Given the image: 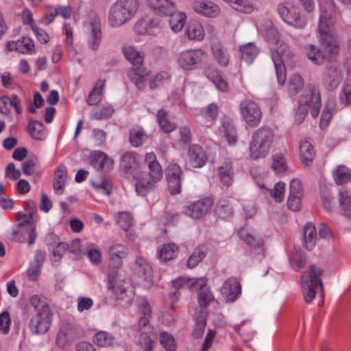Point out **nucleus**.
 Here are the masks:
<instances>
[{
	"instance_id": "19",
	"label": "nucleus",
	"mask_w": 351,
	"mask_h": 351,
	"mask_svg": "<svg viewBox=\"0 0 351 351\" xmlns=\"http://www.w3.org/2000/svg\"><path fill=\"white\" fill-rule=\"evenodd\" d=\"M9 51H16L22 54H33L35 53L34 41L27 37H22L16 41H8L6 44Z\"/></svg>"
},
{
	"instance_id": "48",
	"label": "nucleus",
	"mask_w": 351,
	"mask_h": 351,
	"mask_svg": "<svg viewBox=\"0 0 351 351\" xmlns=\"http://www.w3.org/2000/svg\"><path fill=\"white\" fill-rule=\"evenodd\" d=\"M93 341L100 347H106L114 344V338L106 331H100L95 334Z\"/></svg>"
},
{
	"instance_id": "56",
	"label": "nucleus",
	"mask_w": 351,
	"mask_h": 351,
	"mask_svg": "<svg viewBox=\"0 0 351 351\" xmlns=\"http://www.w3.org/2000/svg\"><path fill=\"white\" fill-rule=\"evenodd\" d=\"M145 162L147 165L149 171H156L157 173H162L161 166L157 160L156 156L154 152L146 154Z\"/></svg>"
},
{
	"instance_id": "42",
	"label": "nucleus",
	"mask_w": 351,
	"mask_h": 351,
	"mask_svg": "<svg viewBox=\"0 0 351 351\" xmlns=\"http://www.w3.org/2000/svg\"><path fill=\"white\" fill-rule=\"evenodd\" d=\"M104 86L105 82L104 80H99L97 81L87 99V103L88 105H96L101 100Z\"/></svg>"
},
{
	"instance_id": "15",
	"label": "nucleus",
	"mask_w": 351,
	"mask_h": 351,
	"mask_svg": "<svg viewBox=\"0 0 351 351\" xmlns=\"http://www.w3.org/2000/svg\"><path fill=\"white\" fill-rule=\"evenodd\" d=\"M287 48V46L285 44H281L278 50H271V56L275 66L278 82L281 85L285 83L287 76L285 66L280 53H285Z\"/></svg>"
},
{
	"instance_id": "53",
	"label": "nucleus",
	"mask_w": 351,
	"mask_h": 351,
	"mask_svg": "<svg viewBox=\"0 0 351 351\" xmlns=\"http://www.w3.org/2000/svg\"><path fill=\"white\" fill-rule=\"evenodd\" d=\"M101 40V30L90 31L87 38L88 47L93 51L97 50L100 45Z\"/></svg>"
},
{
	"instance_id": "18",
	"label": "nucleus",
	"mask_w": 351,
	"mask_h": 351,
	"mask_svg": "<svg viewBox=\"0 0 351 351\" xmlns=\"http://www.w3.org/2000/svg\"><path fill=\"white\" fill-rule=\"evenodd\" d=\"M207 161V156L203 148L197 145H192L189 149L187 166L189 168L202 167Z\"/></svg>"
},
{
	"instance_id": "62",
	"label": "nucleus",
	"mask_w": 351,
	"mask_h": 351,
	"mask_svg": "<svg viewBox=\"0 0 351 351\" xmlns=\"http://www.w3.org/2000/svg\"><path fill=\"white\" fill-rule=\"evenodd\" d=\"M263 32H265V38L271 43L278 41V33L277 29L272 26L270 21H266L265 22V26L263 27Z\"/></svg>"
},
{
	"instance_id": "51",
	"label": "nucleus",
	"mask_w": 351,
	"mask_h": 351,
	"mask_svg": "<svg viewBox=\"0 0 351 351\" xmlns=\"http://www.w3.org/2000/svg\"><path fill=\"white\" fill-rule=\"evenodd\" d=\"M304 80L298 74H293L289 82V91L292 95H296L304 88Z\"/></svg>"
},
{
	"instance_id": "52",
	"label": "nucleus",
	"mask_w": 351,
	"mask_h": 351,
	"mask_svg": "<svg viewBox=\"0 0 351 351\" xmlns=\"http://www.w3.org/2000/svg\"><path fill=\"white\" fill-rule=\"evenodd\" d=\"M215 213L219 217L225 219L232 214V207L228 200H222L217 205Z\"/></svg>"
},
{
	"instance_id": "28",
	"label": "nucleus",
	"mask_w": 351,
	"mask_h": 351,
	"mask_svg": "<svg viewBox=\"0 0 351 351\" xmlns=\"http://www.w3.org/2000/svg\"><path fill=\"white\" fill-rule=\"evenodd\" d=\"M185 34L190 40L201 41L204 38V30L202 24L196 20L189 21Z\"/></svg>"
},
{
	"instance_id": "11",
	"label": "nucleus",
	"mask_w": 351,
	"mask_h": 351,
	"mask_svg": "<svg viewBox=\"0 0 351 351\" xmlns=\"http://www.w3.org/2000/svg\"><path fill=\"white\" fill-rule=\"evenodd\" d=\"M239 110L243 120L251 127H256L260 123L262 112L258 104L252 100H243L240 103Z\"/></svg>"
},
{
	"instance_id": "32",
	"label": "nucleus",
	"mask_w": 351,
	"mask_h": 351,
	"mask_svg": "<svg viewBox=\"0 0 351 351\" xmlns=\"http://www.w3.org/2000/svg\"><path fill=\"white\" fill-rule=\"evenodd\" d=\"M207 312L203 309H195L194 319L195 322V328L193 331V335L197 337H201L204 332L206 325Z\"/></svg>"
},
{
	"instance_id": "45",
	"label": "nucleus",
	"mask_w": 351,
	"mask_h": 351,
	"mask_svg": "<svg viewBox=\"0 0 351 351\" xmlns=\"http://www.w3.org/2000/svg\"><path fill=\"white\" fill-rule=\"evenodd\" d=\"M241 58L247 63L250 64L257 56L258 51L252 43H247L240 47Z\"/></svg>"
},
{
	"instance_id": "27",
	"label": "nucleus",
	"mask_w": 351,
	"mask_h": 351,
	"mask_svg": "<svg viewBox=\"0 0 351 351\" xmlns=\"http://www.w3.org/2000/svg\"><path fill=\"white\" fill-rule=\"evenodd\" d=\"M135 271L142 280L151 282L153 274L152 269L144 258L138 257L136 259Z\"/></svg>"
},
{
	"instance_id": "33",
	"label": "nucleus",
	"mask_w": 351,
	"mask_h": 351,
	"mask_svg": "<svg viewBox=\"0 0 351 351\" xmlns=\"http://www.w3.org/2000/svg\"><path fill=\"white\" fill-rule=\"evenodd\" d=\"M300 161L305 166H309L315 157V152L312 145L306 141H302L300 145Z\"/></svg>"
},
{
	"instance_id": "34",
	"label": "nucleus",
	"mask_w": 351,
	"mask_h": 351,
	"mask_svg": "<svg viewBox=\"0 0 351 351\" xmlns=\"http://www.w3.org/2000/svg\"><path fill=\"white\" fill-rule=\"evenodd\" d=\"M305 247L311 250L316 244L317 232L315 225L308 222L306 223L303 229Z\"/></svg>"
},
{
	"instance_id": "43",
	"label": "nucleus",
	"mask_w": 351,
	"mask_h": 351,
	"mask_svg": "<svg viewBox=\"0 0 351 351\" xmlns=\"http://www.w3.org/2000/svg\"><path fill=\"white\" fill-rule=\"evenodd\" d=\"M147 138L148 136L141 127H133L130 131V141L134 147H139L142 145Z\"/></svg>"
},
{
	"instance_id": "30",
	"label": "nucleus",
	"mask_w": 351,
	"mask_h": 351,
	"mask_svg": "<svg viewBox=\"0 0 351 351\" xmlns=\"http://www.w3.org/2000/svg\"><path fill=\"white\" fill-rule=\"evenodd\" d=\"M67 179L66 167L60 165L58 167L54 173L53 189L57 194H62Z\"/></svg>"
},
{
	"instance_id": "61",
	"label": "nucleus",
	"mask_w": 351,
	"mask_h": 351,
	"mask_svg": "<svg viewBox=\"0 0 351 351\" xmlns=\"http://www.w3.org/2000/svg\"><path fill=\"white\" fill-rule=\"evenodd\" d=\"M232 8L242 13L250 14L254 10V5L248 0H235Z\"/></svg>"
},
{
	"instance_id": "12",
	"label": "nucleus",
	"mask_w": 351,
	"mask_h": 351,
	"mask_svg": "<svg viewBox=\"0 0 351 351\" xmlns=\"http://www.w3.org/2000/svg\"><path fill=\"white\" fill-rule=\"evenodd\" d=\"M162 178V173L156 171L142 172L136 184V191L140 195L144 196L149 189L154 187L156 182Z\"/></svg>"
},
{
	"instance_id": "47",
	"label": "nucleus",
	"mask_w": 351,
	"mask_h": 351,
	"mask_svg": "<svg viewBox=\"0 0 351 351\" xmlns=\"http://www.w3.org/2000/svg\"><path fill=\"white\" fill-rule=\"evenodd\" d=\"M93 187L99 193L109 195L112 191L110 182L104 176H99L92 182Z\"/></svg>"
},
{
	"instance_id": "17",
	"label": "nucleus",
	"mask_w": 351,
	"mask_h": 351,
	"mask_svg": "<svg viewBox=\"0 0 351 351\" xmlns=\"http://www.w3.org/2000/svg\"><path fill=\"white\" fill-rule=\"evenodd\" d=\"M212 204V199L206 198L185 207L184 213L191 218L199 219L208 212Z\"/></svg>"
},
{
	"instance_id": "25",
	"label": "nucleus",
	"mask_w": 351,
	"mask_h": 351,
	"mask_svg": "<svg viewBox=\"0 0 351 351\" xmlns=\"http://www.w3.org/2000/svg\"><path fill=\"white\" fill-rule=\"evenodd\" d=\"M149 6L158 15H169L176 9V4L171 0H147Z\"/></svg>"
},
{
	"instance_id": "8",
	"label": "nucleus",
	"mask_w": 351,
	"mask_h": 351,
	"mask_svg": "<svg viewBox=\"0 0 351 351\" xmlns=\"http://www.w3.org/2000/svg\"><path fill=\"white\" fill-rule=\"evenodd\" d=\"M281 19L288 25L298 29H304L306 25V17L300 12V9L289 2L280 3L277 8Z\"/></svg>"
},
{
	"instance_id": "57",
	"label": "nucleus",
	"mask_w": 351,
	"mask_h": 351,
	"mask_svg": "<svg viewBox=\"0 0 351 351\" xmlns=\"http://www.w3.org/2000/svg\"><path fill=\"white\" fill-rule=\"evenodd\" d=\"M205 252L203 247H197L190 256L187 261V267L190 269L196 267L204 258Z\"/></svg>"
},
{
	"instance_id": "23",
	"label": "nucleus",
	"mask_w": 351,
	"mask_h": 351,
	"mask_svg": "<svg viewBox=\"0 0 351 351\" xmlns=\"http://www.w3.org/2000/svg\"><path fill=\"white\" fill-rule=\"evenodd\" d=\"M90 164L97 169L110 170L113 167L114 161L104 152L97 151L90 155Z\"/></svg>"
},
{
	"instance_id": "41",
	"label": "nucleus",
	"mask_w": 351,
	"mask_h": 351,
	"mask_svg": "<svg viewBox=\"0 0 351 351\" xmlns=\"http://www.w3.org/2000/svg\"><path fill=\"white\" fill-rule=\"evenodd\" d=\"M211 48L217 62L223 66H227L229 62V56L222 45L219 42L214 41L211 43Z\"/></svg>"
},
{
	"instance_id": "55",
	"label": "nucleus",
	"mask_w": 351,
	"mask_h": 351,
	"mask_svg": "<svg viewBox=\"0 0 351 351\" xmlns=\"http://www.w3.org/2000/svg\"><path fill=\"white\" fill-rule=\"evenodd\" d=\"M145 162L147 165L149 171H156L157 173H162L161 166L157 160L156 156L154 152L146 154Z\"/></svg>"
},
{
	"instance_id": "36",
	"label": "nucleus",
	"mask_w": 351,
	"mask_h": 351,
	"mask_svg": "<svg viewBox=\"0 0 351 351\" xmlns=\"http://www.w3.org/2000/svg\"><path fill=\"white\" fill-rule=\"evenodd\" d=\"M120 167L124 171L132 173L138 167L134 153L131 152H125L121 156Z\"/></svg>"
},
{
	"instance_id": "9",
	"label": "nucleus",
	"mask_w": 351,
	"mask_h": 351,
	"mask_svg": "<svg viewBox=\"0 0 351 351\" xmlns=\"http://www.w3.org/2000/svg\"><path fill=\"white\" fill-rule=\"evenodd\" d=\"M206 58V53L201 49H186L178 54L176 62L181 69L189 71L197 68Z\"/></svg>"
},
{
	"instance_id": "20",
	"label": "nucleus",
	"mask_w": 351,
	"mask_h": 351,
	"mask_svg": "<svg viewBox=\"0 0 351 351\" xmlns=\"http://www.w3.org/2000/svg\"><path fill=\"white\" fill-rule=\"evenodd\" d=\"M181 174L182 171L179 166L172 165L167 169V179L168 189L171 194H178L181 189Z\"/></svg>"
},
{
	"instance_id": "4",
	"label": "nucleus",
	"mask_w": 351,
	"mask_h": 351,
	"mask_svg": "<svg viewBox=\"0 0 351 351\" xmlns=\"http://www.w3.org/2000/svg\"><path fill=\"white\" fill-rule=\"evenodd\" d=\"M123 53L133 67L128 72V76L139 90L146 86L149 77V71L143 66V56L132 45H124Z\"/></svg>"
},
{
	"instance_id": "7",
	"label": "nucleus",
	"mask_w": 351,
	"mask_h": 351,
	"mask_svg": "<svg viewBox=\"0 0 351 351\" xmlns=\"http://www.w3.org/2000/svg\"><path fill=\"white\" fill-rule=\"evenodd\" d=\"M319 18L317 26L319 34L337 36L334 31L336 18L341 12L333 0H321L319 1Z\"/></svg>"
},
{
	"instance_id": "63",
	"label": "nucleus",
	"mask_w": 351,
	"mask_h": 351,
	"mask_svg": "<svg viewBox=\"0 0 351 351\" xmlns=\"http://www.w3.org/2000/svg\"><path fill=\"white\" fill-rule=\"evenodd\" d=\"M341 102L346 105L351 104V80H346L342 86L341 93H340Z\"/></svg>"
},
{
	"instance_id": "50",
	"label": "nucleus",
	"mask_w": 351,
	"mask_h": 351,
	"mask_svg": "<svg viewBox=\"0 0 351 351\" xmlns=\"http://www.w3.org/2000/svg\"><path fill=\"white\" fill-rule=\"evenodd\" d=\"M157 121L161 129L165 132H170L176 128V125L169 121L167 112L161 109L157 113Z\"/></svg>"
},
{
	"instance_id": "24",
	"label": "nucleus",
	"mask_w": 351,
	"mask_h": 351,
	"mask_svg": "<svg viewBox=\"0 0 351 351\" xmlns=\"http://www.w3.org/2000/svg\"><path fill=\"white\" fill-rule=\"evenodd\" d=\"M220 130L224 133L225 138L230 145H234L237 141V130L233 121L228 117L223 116L221 119Z\"/></svg>"
},
{
	"instance_id": "54",
	"label": "nucleus",
	"mask_w": 351,
	"mask_h": 351,
	"mask_svg": "<svg viewBox=\"0 0 351 351\" xmlns=\"http://www.w3.org/2000/svg\"><path fill=\"white\" fill-rule=\"evenodd\" d=\"M160 342L167 351H175L176 345L172 335L162 332L160 335Z\"/></svg>"
},
{
	"instance_id": "16",
	"label": "nucleus",
	"mask_w": 351,
	"mask_h": 351,
	"mask_svg": "<svg viewBox=\"0 0 351 351\" xmlns=\"http://www.w3.org/2000/svg\"><path fill=\"white\" fill-rule=\"evenodd\" d=\"M342 75L335 66H327L323 71L321 81L323 86L328 90H332L336 88L341 81Z\"/></svg>"
},
{
	"instance_id": "29",
	"label": "nucleus",
	"mask_w": 351,
	"mask_h": 351,
	"mask_svg": "<svg viewBox=\"0 0 351 351\" xmlns=\"http://www.w3.org/2000/svg\"><path fill=\"white\" fill-rule=\"evenodd\" d=\"M110 260L113 265L121 267L122 259L128 255V248L122 244L117 243L109 248Z\"/></svg>"
},
{
	"instance_id": "64",
	"label": "nucleus",
	"mask_w": 351,
	"mask_h": 351,
	"mask_svg": "<svg viewBox=\"0 0 351 351\" xmlns=\"http://www.w3.org/2000/svg\"><path fill=\"white\" fill-rule=\"evenodd\" d=\"M117 223L123 230L127 231L133 225V219L128 213L121 212L118 215Z\"/></svg>"
},
{
	"instance_id": "46",
	"label": "nucleus",
	"mask_w": 351,
	"mask_h": 351,
	"mask_svg": "<svg viewBox=\"0 0 351 351\" xmlns=\"http://www.w3.org/2000/svg\"><path fill=\"white\" fill-rule=\"evenodd\" d=\"M201 114L205 119V125H211L218 115L217 105L215 103L210 104L208 106L202 109Z\"/></svg>"
},
{
	"instance_id": "39",
	"label": "nucleus",
	"mask_w": 351,
	"mask_h": 351,
	"mask_svg": "<svg viewBox=\"0 0 351 351\" xmlns=\"http://www.w3.org/2000/svg\"><path fill=\"white\" fill-rule=\"evenodd\" d=\"M178 248L174 243L164 244L158 250L157 256L160 261L166 262L177 256Z\"/></svg>"
},
{
	"instance_id": "3",
	"label": "nucleus",
	"mask_w": 351,
	"mask_h": 351,
	"mask_svg": "<svg viewBox=\"0 0 351 351\" xmlns=\"http://www.w3.org/2000/svg\"><path fill=\"white\" fill-rule=\"evenodd\" d=\"M139 8L138 0H117L110 7L108 25L113 28L120 27L130 21Z\"/></svg>"
},
{
	"instance_id": "22",
	"label": "nucleus",
	"mask_w": 351,
	"mask_h": 351,
	"mask_svg": "<svg viewBox=\"0 0 351 351\" xmlns=\"http://www.w3.org/2000/svg\"><path fill=\"white\" fill-rule=\"evenodd\" d=\"M221 293L227 301L234 302L241 293V287L237 279H228L222 286Z\"/></svg>"
},
{
	"instance_id": "37",
	"label": "nucleus",
	"mask_w": 351,
	"mask_h": 351,
	"mask_svg": "<svg viewBox=\"0 0 351 351\" xmlns=\"http://www.w3.org/2000/svg\"><path fill=\"white\" fill-rule=\"evenodd\" d=\"M335 183L338 185L351 181V170L343 165H338L332 171Z\"/></svg>"
},
{
	"instance_id": "2",
	"label": "nucleus",
	"mask_w": 351,
	"mask_h": 351,
	"mask_svg": "<svg viewBox=\"0 0 351 351\" xmlns=\"http://www.w3.org/2000/svg\"><path fill=\"white\" fill-rule=\"evenodd\" d=\"M322 49L313 44H308L304 49L308 58L316 64H321L324 60H332L338 53L339 46L337 36L319 34Z\"/></svg>"
},
{
	"instance_id": "60",
	"label": "nucleus",
	"mask_w": 351,
	"mask_h": 351,
	"mask_svg": "<svg viewBox=\"0 0 351 351\" xmlns=\"http://www.w3.org/2000/svg\"><path fill=\"white\" fill-rule=\"evenodd\" d=\"M68 244L59 242L52 247L51 259L53 262H58L61 260L64 254L67 250Z\"/></svg>"
},
{
	"instance_id": "40",
	"label": "nucleus",
	"mask_w": 351,
	"mask_h": 351,
	"mask_svg": "<svg viewBox=\"0 0 351 351\" xmlns=\"http://www.w3.org/2000/svg\"><path fill=\"white\" fill-rule=\"evenodd\" d=\"M169 15L170 16L169 25L171 30L175 33L180 32L186 23V14L183 12H173Z\"/></svg>"
},
{
	"instance_id": "49",
	"label": "nucleus",
	"mask_w": 351,
	"mask_h": 351,
	"mask_svg": "<svg viewBox=\"0 0 351 351\" xmlns=\"http://www.w3.org/2000/svg\"><path fill=\"white\" fill-rule=\"evenodd\" d=\"M197 295L199 306L196 308V309L206 310L210 303L214 301V296L210 292L209 288L199 291L197 293Z\"/></svg>"
},
{
	"instance_id": "1",
	"label": "nucleus",
	"mask_w": 351,
	"mask_h": 351,
	"mask_svg": "<svg viewBox=\"0 0 351 351\" xmlns=\"http://www.w3.org/2000/svg\"><path fill=\"white\" fill-rule=\"evenodd\" d=\"M29 302L36 313L29 319V329L33 335H44L51 328L53 312L45 298L42 296L34 295Z\"/></svg>"
},
{
	"instance_id": "10",
	"label": "nucleus",
	"mask_w": 351,
	"mask_h": 351,
	"mask_svg": "<svg viewBox=\"0 0 351 351\" xmlns=\"http://www.w3.org/2000/svg\"><path fill=\"white\" fill-rule=\"evenodd\" d=\"M152 317H140L138 330L140 333L139 344L144 351H153L157 338L156 332L149 324Z\"/></svg>"
},
{
	"instance_id": "58",
	"label": "nucleus",
	"mask_w": 351,
	"mask_h": 351,
	"mask_svg": "<svg viewBox=\"0 0 351 351\" xmlns=\"http://www.w3.org/2000/svg\"><path fill=\"white\" fill-rule=\"evenodd\" d=\"M136 304L140 317H152L151 306L144 298H137Z\"/></svg>"
},
{
	"instance_id": "44",
	"label": "nucleus",
	"mask_w": 351,
	"mask_h": 351,
	"mask_svg": "<svg viewBox=\"0 0 351 351\" xmlns=\"http://www.w3.org/2000/svg\"><path fill=\"white\" fill-rule=\"evenodd\" d=\"M339 202L346 216L351 215V192L346 188H342L339 192Z\"/></svg>"
},
{
	"instance_id": "21",
	"label": "nucleus",
	"mask_w": 351,
	"mask_h": 351,
	"mask_svg": "<svg viewBox=\"0 0 351 351\" xmlns=\"http://www.w3.org/2000/svg\"><path fill=\"white\" fill-rule=\"evenodd\" d=\"M193 10L200 14L208 17H216L219 15L220 10L217 5L212 1L198 0L193 3Z\"/></svg>"
},
{
	"instance_id": "5",
	"label": "nucleus",
	"mask_w": 351,
	"mask_h": 351,
	"mask_svg": "<svg viewBox=\"0 0 351 351\" xmlns=\"http://www.w3.org/2000/svg\"><path fill=\"white\" fill-rule=\"evenodd\" d=\"M274 139L275 134L269 127H261L255 130L250 142V157L254 160L265 158L268 154Z\"/></svg>"
},
{
	"instance_id": "14",
	"label": "nucleus",
	"mask_w": 351,
	"mask_h": 351,
	"mask_svg": "<svg viewBox=\"0 0 351 351\" xmlns=\"http://www.w3.org/2000/svg\"><path fill=\"white\" fill-rule=\"evenodd\" d=\"M160 29L159 21L149 16L139 19L134 27V32L139 35H156L159 33Z\"/></svg>"
},
{
	"instance_id": "35",
	"label": "nucleus",
	"mask_w": 351,
	"mask_h": 351,
	"mask_svg": "<svg viewBox=\"0 0 351 351\" xmlns=\"http://www.w3.org/2000/svg\"><path fill=\"white\" fill-rule=\"evenodd\" d=\"M28 132L34 140L43 141L46 138L45 126L40 121L30 119L28 124Z\"/></svg>"
},
{
	"instance_id": "31",
	"label": "nucleus",
	"mask_w": 351,
	"mask_h": 351,
	"mask_svg": "<svg viewBox=\"0 0 351 351\" xmlns=\"http://www.w3.org/2000/svg\"><path fill=\"white\" fill-rule=\"evenodd\" d=\"M239 236L241 240L253 247H260L263 245V239L252 234L247 226H244L240 229Z\"/></svg>"
},
{
	"instance_id": "6",
	"label": "nucleus",
	"mask_w": 351,
	"mask_h": 351,
	"mask_svg": "<svg viewBox=\"0 0 351 351\" xmlns=\"http://www.w3.org/2000/svg\"><path fill=\"white\" fill-rule=\"evenodd\" d=\"M322 274L323 269L315 265H311L308 271L302 273L300 284L306 302L311 303L315 298L319 289H320L321 296L323 298Z\"/></svg>"
},
{
	"instance_id": "13",
	"label": "nucleus",
	"mask_w": 351,
	"mask_h": 351,
	"mask_svg": "<svg viewBox=\"0 0 351 351\" xmlns=\"http://www.w3.org/2000/svg\"><path fill=\"white\" fill-rule=\"evenodd\" d=\"M79 338V332L71 323H64L60 327L56 342L60 348H66Z\"/></svg>"
},
{
	"instance_id": "38",
	"label": "nucleus",
	"mask_w": 351,
	"mask_h": 351,
	"mask_svg": "<svg viewBox=\"0 0 351 351\" xmlns=\"http://www.w3.org/2000/svg\"><path fill=\"white\" fill-rule=\"evenodd\" d=\"M311 98H308V105L311 106V114L313 118H316L319 112L321 107V97L319 89L313 86L310 89Z\"/></svg>"
},
{
	"instance_id": "59",
	"label": "nucleus",
	"mask_w": 351,
	"mask_h": 351,
	"mask_svg": "<svg viewBox=\"0 0 351 351\" xmlns=\"http://www.w3.org/2000/svg\"><path fill=\"white\" fill-rule=\"evenodd\" d=\"M270 195L276 202H281L285 196V184L282 182H278L272 189L269 191Z\"/></svg>"
},
{
	"instance_id": "26",
	"label": "nucleus",
	"mask_w": 351,
	"mask_h": 351,
	"mask_svg": "<svg viewBox=\"0 0 351 351\" xmlns=\"http://www.w3.org/2000/svg\"><path fill=\"white\" fill-rule=\"evenodd\" d=\"M233 169L232 162L229 160L223 161L218 167V177L221 183L229 187L233 182Z\"/></svg>"
}]
</instances>
